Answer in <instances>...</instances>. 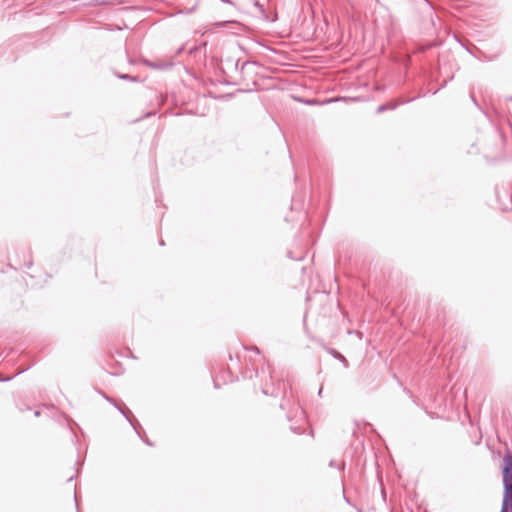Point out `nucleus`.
<instances>
[{
  "mask_svg": "<svg viewBox=\"0 0 512 512\" xmlns=\"http://www.w3.org/2000/svg\"><path fill=\"white\" fill-rule=\"evenodd\" d=\"M194 10V8L188 9L186 13H191Z\"/></svg>",
  "mask_w": 512,
  "mask_h": 512,
  "instance_id": "20",
  "label": "nucleus"
},
{
  "mask_svg": "<svg viewBox=\"0 0 512 512\" xmlns=\"http://www.w3.org/2000/svg\"><path fill=\"white\" fill-rule=\"evenodd\" d=\"M228 23H229V22H219V23H217L216 25H217L218 27H225Z\"/></svg>",
  "mask_w": 512,
  "mask_h": 512,
  "instance_id": "12",
  "label": "nucleus"
},
{
  "mask_svg": "<svg viewBox=\"0 0 512 512\" xmlns=\"http://www.w3.org/2000/svg\"><path fill=\"white\" fill-rule=\"evenodd\" d=\"M329 466H330V467H333V468H337V469H339V470H343V469H344V467H345V462H343V461H342V462H337V461H335V460H331V461L329 462Z\"/></svg>",
  "mask_w": 512,
  "mask_h": 512,
  "instance_id": "6",
  "label": "nucleus"
},
{
  "mask_svg": "<svg viewBox=\"0 0 512 512\" xmlns=\"http://www.w3.org/2000/svg\"><path fill=\"white\" fill-rule=\"evenodd\" d=\"M116 76L119 79H121V80H128V81H132V82H138L139 81V77L138 76H132V75H129V74L116 73Z\"/></svg>",
  "mask_w": 512,
  "mask_h": 512,
  "instance_id": "5",
  "label": "nucleus"
},
{
  "mask_svg": "<svg viewBox=\"0 0 512 512\" xmlns=\"http://www.w3.org/2000/svg\"><path fill=\"white\" fill-rule=\"evenodd\" d=\"M254 6L256 8H258L259 12L265 17L267 18L266 14H265V9H264V6L258 1V0H255L254 1Z\"/></svg>",
  "mask_w": 512,
  "mask_h": 512,
  "instance_id": "9",
  "label": "nucleus"
},
{
  "mask_svg": "<svg viewBox=\"0 0 512 512\" xmlns=\"http://www.w3.org/2000/svg\"><path fill=\"white\" fill-rule=\"evenodd\" d=\"M273 371L270 365L262 366L260 369H255V376L260 378L261 390L264 395L277 396V391L283 389L284 398L280 404L281 409L286 410L287 420L291 422L290 429L296 434H302L306 430V415L304 410L298 403L291 397L286 395V385L284 382H279L275 387L273 382Z\"/></svg>",
  "mask_w": 512,
  "mask_h": 512,
  "instance_id": "1",
  "label": "nucleus"
},
{
  "mask_svg": "<svg viewBox=\"0 0 512 512\" xmlns=\"http://www.w3.org/2000/svg\"><path fill=\"white\" fill-rule=\"evenodd\" d=\"M10 378H6V379H0V381H9Z\"/></svg>",
  "mask_w": 512,
  "mask_h": 512,
  "instance_id": "22",
  "label": "nucleus"
},
{
  "mask_svg": "<svg viewBox=\"0 0 512 512\" xmlns=\"http://www.w3.org/2000/svg\"><path fill=\"white\" fill-rule=\"evenodd\" d=\"M140 431V435H138L147 445L152 446L153 444L147 439L142 436V433L145 434L144 430L141 428H138Z\"/></svg>",
  "mask_w": 512,
  "mask_h": 512,
  "instance_id": "10",
  "label": "nucleus"
},
{
  "mask_svg": "<svg viewBox=\"0 0 512 512\" xmlns=\"http://www.w3.org/2000/svg\"><path fill=\"white\" fill-rule=\"evenodd\" d=\"M74 499H75L76 505H78V498H77V494L76 493L74 494Z\"/></svg>",
  "mask_w": 512,
  "mask_h": 512,
  "instance_id": "16",
  "label": "nucleus"
},
{
  "mask_svg": "<svg viewBox=\"0 0 512 512\" xmlns=\"http://www.w3.org/2000/svg\"><path fill=\"white\" fill-rule=\"evenodd\" d=\"M78 512H80V511L78 510Z\"/></svg>",
  "mask_w": 512,
  "mask_h": 512,
  "instance_id": "26",
  "label": "nucleus"
},
{
  "mask_svg": "<svg viewBox=\"0 0 512 512\" xmlns=\"http://www.w3.org/2000/svg\"><path fill=\"white\" fill-rule=\"evenodd\" d=\"M251 350L254 351L256 354H260V350L256 346L252 347Z\"/></svg>",
  "mask_w": 512,
  "mask_h": 512,
  "instance_id": "13",
  "label": "nucleus"
},
{
  "mask_svg": "<svg viewBox=\"0 0 512 512\" xmlns=\"http://www.w3.org/2000/svg\"><path fill=\"white\" fill-rule=\"evenodd\" d=\"M315 102H316L315 100H309V101H307V103H308V104H313V103H315Z\"/></svg>",
  "mask_w": 512,
  "mask_h": 512,
  "instance_id": "18",
  "label": "nucleus"
},
{
  "mask_svg": "<svg viewBox=\"0 0 512 512\" xmlns=\"http://www.w3.org/2000/svg\"><path fill=\"white\" fill-rule=\"evenodd\" d=\"M251 66H258V63L256 61H246L242 64L241 70L244 71Z\"/></svg>",
  "mask_w": 512,
  "mask_h": 512,
  "instance_id": "7",
  "label": "nucleus"
},
{
  "mask_svg": "<svg viewBox=\"0 0 512 512\" xmlns=\"http://www.w3.org/2000/svg\"><path fill=\"white\" fill-rule=\"evenodd\" d=\"M507 100L512 102V96L508 97Z\"/></svg>",
  "mask_w": 512,
  "mask_h": 512,
  "instance_id": "24",
  "label": "nucleus"
},
{
  "mask_svg": "<svg viewBox=\"0 0 512 512\" xmlns=\"http://www.w3.org/2000/svg\"><path fill=\"white\" fill-rule=\"evenodd\" d=\"M416 98H411V99H407V100H403V101H400V102H387V103H384L380 106H378L377 108V113H382V112H385L387 110H394L396 109L400 104H404V103H408V102H411L413 100H415Z\"/></svg>",
  "mask_w": 512,
  "mask_h": 512,
  "instance_id": "4",
  "label": "nucleus"
},
{
  "mask_svg": "<svg viewBox=\"0 0 512 512\" xmlns=\"http://www.w3.org/2000/svg\"><path fill=\"white\" fill-rule=\"evenodd\" d=\"M330 353H331L335 358L340 359L343 363H347L346 358H345L343 355H341L339 352H337L336 350L331 349V350H330Z\"/></svg>",
  "mask_w": 512,
  "mask_h": 512,
  "instance_id": "8",
  "label": "nucleus"
},
{
  "mask_svg": "<svg viewBox=\"0 0 512 512\" xmlns=\"http://www.w3.org/2000/svg\"><path fill=\"white\" fill-rule=\"evenodd\" d=\"M224 3L232 4L231 0H221Z\"/></svg>",
  "mask_w": 512,
  "mask_h": 512,
  "instance_id": "17",
  "label": "nucleus"
},
{
  "mask_svg": "<svg viewBox=\"0 0 512 512\" xmlns=\"http://www.w3.org/2000/svg\"><path fill=\"white\" fill-rule=\"evenodd\" d=\"M503 499L500 512H512V453L507 452L503 458Z\"/></svg>",
  "mask_w": 512,
  "mask_h": 512,
  "instance_id": "2",
  "label": "nucleus"
},
{
  "mask_svg": "<svg viewBox=\"0 0 512 512\" xmlns=\"http://www.w3.org/2000/svg\"><path fill=\"white\" fill-rule=\"evenodd\" d=\"M322 390H323V388L321 387V388L319 389V392H318L319 396H321V395H322Z\"/></svg>",
  "mask_w": 512,
  "mask_h": 512,
  "instance_id": "19",
  "label": "nucleus"
},
{
  "mask_svg": "<svg viewBox=\"0 0 512 512\" xmlns=\"http://www.w3.org/2000/svg\"><path fill=\"white\" fill-rule=\"evenodd\" d=\"M40 415V412L39 411H35V416H39Z\"/></svg>",
  "mask_w": 512,
  "mask_h": 512,
  "instance_id": "23",
  "label": "nucleus"
},
{
  "mask_svg": "<svg viewBox=\"0 0 512 512\" xmlns=\"http://www.w3.org/2000/svg\"><path fill=\"white\" fill-rule=\"evenodd\" d=\"M196 50H197V47L190 48V49H189V53H190V54H193V53H195V52H196Z\"/></svg>",
  "mask_w": 512,
  "mask_h": 512,
  "instance_id": "14",
  "label": "nucleus"
},
{
  "mask_svg": "<svg viewBox=\"0 0 512 512\" xmlns=\"http://www.w3.org/2000/svg\"><path fill=\"white\" fill-rule=\"evenodd\" d=\"M164 244H165V243H164V241H163V240H161V241H160V245H162V246H163Z\"/></svg>",
  "mask_w": 512,
  "mask_h": 512,
  "instance_id": "25",
  "label": "nucleus"
},
{
  "mask_svg": "<svg viewBox=\"0 0 512 512\" xmlns=\"http://www.w3.org/2000/svg\"><path fill=\"white\" fill-rule=\"evenodd\" d=\"M183 50H184V46L180 47V48L177 50L176 54H177V55L181 54Z\"/></svg>",
  "mask_w": 512,
  "mask_h": 512,
  "instance_id": "15",
  "label": "nucleus"
},
{
  "mask_svg": "<svg viewBox=\"0 0 512 512\" xmlns=\"http://www.w3.org/2000/svg\"><path fill=\"white\" fill-rule=\"evenodd\" d=\"M471 98H472V100L474 101V103L477 105V102H476V100H475V98H474V95H471Z\"/></svg>",
  "mask_w": 512,
  "mask_h": 512,
  "instance_id": "21",
  "label": "nucleus"
},
{
  "mask_svg": "<svg viewBox=\"0 0 512 512\" xmlns=\"http://www.w3.org/2000/svg\"><path fill=\"white\" fill-rule=\"evenodd\" d=\"M104 398L114 405L115 408L118 409V411L126 418V420L130 423V425L133 427L135 432L140 435V431L138 428H141L140 423L138 420L133 416L132 412L129 408H127L124 404H117L111 397L103 395Z\"/></svg>",
  "mask_w": 512,
  "mask_h": 512,
  "instance_id": "3",
  "label": "nucleus"
},
{
  "mask_svg": "<svg viewBox=\"0 0 512 512\" xmlns=\"http://www.w3.org/2000/svg\"><path fill=\"white\" fill-rule=\"evenodd\" d=\"M288 257H289V258H291L292 260H298V261H300V260H302V259L304 258V255H302V254H301V255H299V256H294V255L292 254V252H291V251H289V252H288Z\"/></svg>",
  "mask_w": 512,
  "mask_h": 512,
  "instance_id": "11",
  "label": "nucleus"
}]
</instances>
